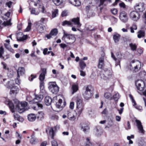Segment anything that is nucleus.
Wrapping results in <instances>:
<instances>
[{"instance_id": "a18cd8bd", "label": "nucleus", "mask_w": 146, "mask_h": 146, "mask_svg": "<svg viewBox=\"0 0 146 146\" xmlns=\"http://www.w3.org/2000/svg\"><path fill=\"white\" fill-rule=\"evenodd\" d=\"M54 133V132L53 129L52 128H50L49 129V134L51 136L52 138H53Z\"/></svg>"}, {"instance_id": "09e8293b", "label": "nucleus", "mask_w": 146, "mask_h": 146, "mask_svg": "<svg viewBox=\"0 0 146 146\" xmlns=\"http://www.w3.org/2000/svg\"><path fill=\"white\" fill-rule=\"evenodd\" d=\"M84 109L76 108V111L77 112L76 113L78 115H80L82 113Z\"/></svg>"}, {"instance_id": "c9c22d12", "label": "nucleus", "mask_w": 146, "mask_h": 146, "mask_svg": "<svg viewBox=\"0 0 146 146\" xmlns=\"http://www.w3.org/2000/svg\"><path fill=\"white\" fill-rule=\"evenodd\" d=\"M129 46L131 50L133 51L137 49V46L135 44L130 43L129 44Z\"/></svg>"}, {"instance_id": "7ed1b4c3", "label": "nucleus", "mask_w": 146, "mask_h": 146, "mask_svg": "<svg viewBox=\"0 0 146 146\" xmlns=\"http://www.w3.org/2000/svg\"><path fill=\"white\" fill-rule=\"evenodd\" d=\"M29 108L28 103L25 102H21L20 103L18 104L17 105L16 109L18 112L20 113L28 110Z\"/></svg>"}, {"instance_id": "e2e57ef3", "label": "nucleus", "mask_w": 146, "mask_h": 146, "mask_svg": "<svg viewBox=\"0 0 146 146\" xmlns=\"http://www.w3.org/2000/svg\"><path fill=\"white\" fill-rule=\"evenodd\" d=\"M4 46L5 48L8 50H10L11 49L9 44L5 43Z\"/></svg>"}, {"instance_id": "1a4fd4ad", "label": "nucleus", "mask_w": 146, "mask_h": 146, "mask_svg": "<svg viewBox=\"0 0 146 146\" xmlns=\"http://www.w3.org/2000/svg\"><path fill=\"white\" fill-rule=\"evenodd\" d=\"M119 18L122 22L124 23L127 22L128 19L127 13L124 11L121 12L119 14Z\"/></svg>"}, {"instance_id": "c85d7f7f", "label": "nucleus", "mask_w": 146, "mask_h": 146, "mask_svg": "<svg viewBox=\"0 0 146 146\" xmlns=\"http://www.w3.org/2000/svg\"><path fill=\"white\" fill-rule=\"evenodd\" d=\"M79 66L80 68L83 70L86 66V64L84 63L83 60H80L79 62Z\"/></svg>"}, {"instance_id": "bf43d9fd", "label": "nucleus", "mask_w": 146, "mask_h": 146, "mask_svg": "<svg viewBox=\"0 0 146 146\" xmlns=\"http://www.w3.org/2000/svg\"><path fill=\"white\" fill-rule=\"evenodd\" d=\"M36 75H31V77H30L29 78V80L31 81H33L34 78H35L36 77Z\"/></svg>"}, {"instance_id": "49530a36", "label": "nucleus", "mask_w": 146, "mask_h": 146, "mask_svg": "<svg viewBox=\"0 0 146 146\" xmlns=\"http://www.w3.org/2000/svg\"><path fill=\"white\" fill-rule=\"evenodd\" d=\"M32 24L30 22H28V26L27 28L25 29V32H28L31 29Z\"/></svg>"}, {"instance_id": "3c124183", "label": "nucleus", "mask_w": 146, "mask_h": 146, "mask_svg": "<svg viewBox=\"0 0 146 146\" xmlns=\"http://www.w3.org/2000/svg\"><path fill=\"white\" fill-rule=\"evenodd\" d=\"M139 76L141 78L144 79V77H146V74L144 72H141L139 73Z\"/></svg>"}, {"instance_id": "20e7f679", "label": "nucleus", "mask_w": 146, "mask_h": 146, "mask_svg": "<svg viewBox=\"0 0 146 146\" xmlns=\"http://www.w3.org/2000/svg\"><path fill=\"white\" fill-rule=\"evenodd\" d=\"M49 90L53 94H56L58 92L59 88L54 82H50L48 83Z\"/></svg>"}, {"instance_id": "6ab92c4d", "label": "nucleus", "mask_w": 146, "mask_h": 146, "mask_svg": "<svg viewBox=\"0 0 146 146\" xmlns=\"http://www.w3.org/2000/svg\"><path fill=\"white\" fill-rule=\"evenodd\" d=\"M14 118L15 120H17L20 122H22L24 120V118L16 113H14L13 114Z\"/></svg>"}, {"instance_id": "2eb2a0df", "label": "nucleus", "mask_w": 146, "mask_h": 146, "mask_svg": "<svg viewBox=\"0 0 146 146\" xmlns=\"http://www.w3.org/2000/svg\"><path fill=\"white\" fill-rule=\"evenodd\" d=\"M71 22L74 23L76 26V27L79 28L81 26V24L80 22V19L79 17L74 18L71 20Z\"/></svg>"}, {"instance_id": "58836bf2", "label": "nucleus", "mask_w": 146, "mask_h": 146, "mask_svg": "<svg viewBox=\"0 0 146 146\" xmlns=\"http://www.w3.org/2000/svg\"><path fill=\"white\" fill-rule=\"evenodd\" d=\"M58 9H56L52 12V18L55 17L58 14Z\"/></svg>"}, {"instance_id": "69168bd1", "label": "nucleus", "mask_w": 146, "mask_h": 146, "mask_svg": "<svg viewBox=\"0 0 146 146\" xmlns=\"http://www.w3.org/2000/svg\"><path fill=\"white\" fill-rule=\"evenodd\" d=\"M81 129L83 131H84V132H85L86 131V130H88L89 129V128L88 126L86 127H81Z\"/></svg>"}, {"instance_id": "cd10ccee", "label": "nucleus", "mask_w": 146, "mask_h": 146, "mask_svg": "<svg viewBox=\"0 0 146 146\" xmlns=\"http://www.w3.org/2000/svg\"><path fill=\"white\" fill-rule=\"evenodd\" d=\"M52 2L56 5L59 6L61 5L63 2L64 0H52Z\"/></svg>"}, {"instance_id": "39448f33", "label": "nucleus", "mask_w": 146, "mask_h": 146, "mask_svg": "<svg viewBox=\"0 0 146 146\" xmlns=\"http://www.w3.org/2000/svg\"><path fill=\"white\" fill-rule=\"evenodd\" d=\"M90 86H88L84 87L85 91L83 93V95L84 98L86 100H89L92 96L91 90L89 88Z\"/></svg>"}, {"instance_id": "72a5a7b5", "label": "nucleus", "mask_w": 146, "mask_h": 146, "mask_svg": "<svg viewBox=\"0 0 146 146\" xmlns=\"http://www.w3.org/2000/svg\"><path fill=\"white\" fill-rule=\"evenodd\" d=\"M120 37V35L117 34L113 35V38L115 42H117L119 41Z\"/></svg>"}, {"instance_id": "7c9ffc66", "label": "nucleus", "mask_w": 146, "mask_h": 146, "mask_svg": "<svg viewBox=\"0 0 146 146\" xmlns=\"http://www.w3.org/2000/svg\"><path fill=\"white\" fill-rule=\"evenodd\" d=\"M6 86L8 88H11L14 86V81L13 80H11L9 81L6 84Z\"/></svg>"}, {"instance_id": "f8f14e48", "label": "nucleus", "mask_w": 146, "mask_h": 146, "mask_svg": "<svg viewBox=\"0 0 146 146\" xmlns=\"http://www.w3.org/2000/svg\"><path fill=\"white\" fill-rule=\"evenodd\" d=\"M144 4L143 3H136L134 7L135 10L139 12H142L144 9Z\"/></svg>"}, {"instance_id": "e433bc0d", "label": "nucleus", "mask_w": 146, "mask_h": 146, "mask_svg": "<svg viewBox=\"0 0 146 146\" xmlns=\"http://www.w3.org/2000/svg\"><path fill=\"white\" fill-rule=\"evenodd\" d=\"M37 107H33V109L35 110H37L38 109V108L39 109H42L43 108V105L42 104L38 103L36 104Z\"/></svg>"}, {"instance_id": "f704fd0d", "label": "nucleus", "mask_w": 146, "mask_h": 146, "mask_svg": "<svg viewBox=\"0 0 146 146\" xmlns=\"http://www.w3.org/2000/svg\"><path fill=\"white\" fill-rule=\"evenodd\" d=\"M145 35V32L143 31L140 30L138 32L137 37L139 38H140L144 36Z\"/></svg>"}, {"instance_id": "aec40b11", "label": "nucleus", "mask_w": 146, "mask_h": 146, "mask_svg": "<svg viewBox=\"0 0 146 146\" xmlns=\"http://www.w3.org/2000/svg\"><path fill=\"white\" fill-rule=\"evenodd\" d=\"M77 108L84 109V105L82 103V101L80 99H78L76 100Z\"/></svg>"}, {"instance_id": "8fccbe9b", "label": "nucleus", "mask_w": 146, "mask_h": 146, "mask_svg": "<svg viewBox=\"0 0 146 146\" xmlns=\"http://www.w3.org/2000/svg\"><path fill=\"white\" fill-rule=\"evenodd\" d=\"M129 97L130 98V99H131L132 103L133 104V106H135L136 105V102L132 96L131 95V94H129Z\"/></svg>"}, {"instance_id": "864d4df0", "label": "nucleus", "mask_w": 146, "mask_h": 146, "mask_svg": "<svg viewBox=\"0 0 146 146\" xmlns=\"http://www.w3.org/2000/svg\"><path fill=\"white\" fill-rule=\"evenodd\" d=\"M87 142L86 145V146H92V143L90 142V139L88 138L86 139Z\"/></svg>"}, {"instance_id": "6e6d98bb", "label": "nucleus", "mask_w": 146, "mask_h": 146, "mask_svg": "<svg viewBox=\"0 0 146 146\" xmlns=\"http://www.w3.org/2000/svg\"><path fill=\"white\" fill-rule=\"evenodd\" d=\"M29 102H31L33 104H37L39 102L37 100V99L35 97L32 100L30 101Z\"/></svg>"}, {"instance_id": "0eeeda50", "label": "nucleus", "mask_w": 146, "mask_h": 146, "mask_svg": "<svg viewBox=\"0 0 146 146\" xmlns=\"http://www.w3.org/2000/svg\"><path fill=\"white\" fill-rule=\"evenodd\" d=\"M112 74V71L111 69L110 68H105L104 70V72L102 78L105 80H107L111 78Z\"/></svg>"}, {"instance_id": "4c0bfd02", "label": "nucleus", "mask_w": 146, "mask_h": 146, "mask_svg": "<svg viewBox=\"0 0 146 146\" xmlns=\"http://www.w3.org/2000/svg\"><path fill=\"white\" fill-rule=\"evenodd\" d=\"M8 104L12 112H14V106L13 103L11 101H9Z\"/></svg>"}, {"instance_id": "f257e3e1", "label": "nucleus", "mask_w": 146, "mask_h": 146, "mask_svg": "<svg viewBox=\"0 0 146 146\" xmlns=\"http://www.w3.org/2000/svg\"><path fill=\"white\" fill-rule=\"evenodd\" d=\"M62 40L67 44H71L75 42L76 38L74 35L64 32Z\"/></svg>"}, {"instance_id": "ddd939ff", "label": "nucleus", "mask_w": 146, "mask_h": 146, "mask_svg": "<svg viewBox=\"0 0 146 146\" xmlns=\"http://www.w3.org/2000/svg\"><path fill=\"white\" fill-rule=\"evenodd\" d=\"M135 122L136 123L137 128L139 130V133L144 134L145 131L143 129V127L141 122L137 119L135 120Z\"/></svg>"}, {"instance_id": "680f3d73", "label": "nucleus", "mask_w": 146, "mask_h": 146, "mask_svg": "<svg viewBox=\"0 0 146 146\" xmlns=\"http://www.w3.org/2000/svg\"><path fill=\"white\" fill-rule=\"evenodd\" d=\"M58 118L59 117L56 115H54L51 117V119L54 120H58Z\"/></svg>"}, {"instance_id": "473e14b6", "label": "nucleus", "mask_w": 146, "mask_h": 146, "mask_svg": "<svg viewBox=\"0 0 146 146\" xmlns=\"http://www.w3.org/2000/svg\"><path fill=\"white\" fill-rule=\"evenodd\" d=\"M62 102V100L61 99H59L58 100V102H57L56 103V107L58 108H62L63 107V106H62L61 104Z\"/></svg>"}, {"instance_id": "ea45409f", "label": "nucleus", "mask_w": 146, "mask_h": 146, "mask_svg": "<svg viewBox=\"0 0 146 146\" xmlns=\"http://www.w3.org/2000/svg\"><path fill=\"white\" fill-rule=\"evenodd\" d=\"M104 97L107 99L109 100H111L112 99V95L111 94L109 93H106L104 94Z\"/></svg>"}, {"instance_id": "c03bdc74", "label": "nucleus", "mask_w": 146, "mask_h": 146, "mask_svg": "<svg viewBox=\"0 0 146 146\" xmlns=\"http://www.w3.org/2000/svg\"><path fill=\"white\" fill-rule=\"evenodd\" d=\"M119 97V94L118 93H115L113 96V98L115 101H117Z\"/></svg>"}, {"instance_id": "5fc2aeb1", "label": "nucleus", "mask_w": 146, "mask_h": 146, "mask_svg": "<svg viewBox=\"0 0 146 146\" xmlns=\"http://www.w3.org/2000/svg\"><path fill=\"white\" fill-rule=\"evenodd\" d=\"M2 65L3 66V68L4 69L7 70H9V68L7 66V65L4 62H2L1 63Z\"/></svg>"}, {"instance_id": "dca6fc26", "label": "nucleus", "mask_w": 146, "mask_h": 146, "mask_svg": "<svg viewBox=\"0 0 146 146\" xmlns=\"http://www.w3.org/2000/svg\"><path fill=\"white\" fill-rule=\"evenodd\" d=\"M104 57L103 56H101L99 60L98 67L99 68H102L104 65Z\"/></svg>"}, {"instance_id": "0e129e2a", "label": "nucleus", "mask_w": 146, "mask_h": 146, "mask_svg": "<svg viewBox=\"0 0 146 146\" xmlns=\"http://www.w3.org/2000/svg\"><path fill=\"white\" fill-rule=\"evenodd\" d=\"M74 103L73 102H71L70 103V108L72 110L74 109Z\"/></svg>"}, {"instance_id": "412c9836", "label": "nucleus", "mask_w": 146, "mask_h": 146, "mask_svg": "<svg viewBox=\"0 0 146 146\" xmlns=\"http://www.w3.org/2000/svg\"><path fill=\"white\" fill-rule=\"evenodd\" d=\"M10 21L11 19H9V20L6 22H4L3 23H2V21L1 20H0V29L2 28L4 26L11 25V23Z\"/></svg>"}, {"instance_id": "b1692460", "label": "nucleus", "mask_w": 146, "mask_h": 146, "mask_svg": "<svg viewBox=\"0 0 146 146\" xmlns=\"http://www.w3.org/2000/svg\"><path fill=\"white\" fill-rule=\"evenodd\" d=\"M52 99L49 96H47L45 97L44 99V103L47 106H49L51 104Z\"/></svg>"}, {"instance_id": "9b49d317", "label": "nucleus", "mask_w": 146, "mask_h": 146, "mask_svg": "<svg viewBox=\"0 0 146 146\" xmlns=\"http://www.w3.org/2000/svg\"><path fill=\"white\" fill-rule=\"evenodd\" d=\"M40 11L43 13H44L46 12L44 7L43 6H41L39 7V9H35L34 8L31 9V13L35 15H37L39 13Z\"/></svg>"}, {"instance_id": "4468645a", "label": "nucleus", "mask_w": 146, "mask_h": 146, "mask_svg": "<svg viewBox=\"0 0 146 146\" xmlns=\"http://www.w3.org/2000/svg\"><path fill=\"white\" fill-rule=\"evenodd\" d=\"M17 74L18 78H19L20 76L24 75L25 73V70L23 67H19L17 70Z\"/></svg>"}, {"instance_id": "9d476101", "label": "nucleus", "mask_w": 146, "mask_h": 146, "mask_svg": "<svg viewBox=\"0 0 146 146\" xmlns=\"http://www.w3.org/2000/svg\"><path fill=\"white\" fill-rule=\"evenodd\" d=\"M116 57H115L113 55V53H111V57L115 61V65L117 66L119 65L120 66V61L122 58V55L121 53H117L116 54Z\"/></svg>"}, {"instance_id": "603ef678", "label": "nucleus", "mask_w": 146, "mask_h": 146, "mask_svg": "<svg viewBox=\"0 0 146 146\" xmlns=\"http://www.w3.org/2000/svg\"><path fill=\"white\" fill-rule=\"evenodd\" d=\"M44 88V83L43 82H40V89L43 90Z\"/></svg>"}, {"instance_id": "338daca9", "label": "nucleus", "mask_w": 146, "mask_h": 146, "mask_svg": "<svg viewBox=\"0 0 146 146\" xmlns=\"http://www.w3.org/2000/svg\"><path fill=\"white\" fill-rule=\"evenodd\" d=\"M19 78H18L17 76V78L15 80L16 83L18 85H19L21 83V80H19Z\"/></svg>"}, {"instance_id": "052dcab7", "label": "nucleus", "mask_w": 146, "mask_h": 146, "mask_svg": "<svg viewBox=\"0 0 146 146\" xmlns=\"http://www.w3.org/2000/svg\"><path fill=\"white\" fill-rule=\"evenodd\" d=\"M44 28L45 27L40 26L39 27L38 30L40 33H42L44 31Z\"/></svg>"}, {"instance_id": "13d9d810", "label": "nucleus", "mask_w": 146, "mask_h": 146, "mask_svg": "<svg viewBox=\"0 0 146 146\" xmlns=\"http://www.w3.org/2000/svg\"><path fill=\"white\" fill-rule=\"evenodd\" d=\"M47 21L48 20L47 18H42L40 20V21L43 23H46Z\"/></svg>"}, {"instance_id": "de8ad7c7", "label": "nucleus", "mask_w": 146, "mask_h": 146, "mask_svg": "<svg viewBox=\"0 0 146 146\" xmlns=\"http://www.w3.org/2000/svg\"><path fill=\"white\" fill-rule=\"evenodd\" d=\"M111 21L112 24H114L116 23L117 21V19L114 17H112L111 19Z\"/></svg>"}, {"instance_id": "4d7b16f0", "label": "nucleus", "mask_w": 146, "mask_h": 146, "mask_svg": "<svg viewBox=\"0 0 146 146\" xmlns=\"http://www.w3.org/2000/svg\"><path fill=\"white\" fill-rule=\"evenodd\" d=\"M111 12L112 14L114 15H115L117 14L118 10L116 9H113L111 10Z\"/></svg>"}, {"instance_id": "774afa93", "label": "nucleus", "mask_w": 146, "mask_h": 146, "mask_svg": "<svg viewBox=\"0 0 146 146\" xmlns=\"http://www.w3.org/2000/svg\"><path fill=\"white\" fill-rule=\"evenodd\" d=\"M52 146H58V145L57 142L54 140L52 141Z\"/></svg>"}, {"instance_id": "a878e982", "label": "nucleus", "mask_w": 146, "mask_h": 146, "mask_svg": "<svg viewBox=\"0 0 146 146\" xmlns=\"http://www.w3.org/2000/svg\"><path fill=\"white\" fill-rule=\"evenodd\" d=\"M11 88L10 92V93L11 94H16L18 91V88L16 86H14Z\"/></svg>"}, {"instance_id": "f3484780", "label": "nucleus", "mask_w": 146, "mask_h": 146, "mask_svg": "<svg viewBox=\"0 0 146 146\" xmlns=\"http://www.w3.org/2000/svg\"><path fill=\"white\" fill-rule=\"evenodd\" d=\"M42 72L39 76V80L40 82H43L45 78V74L46 73V70L45 68H43L42 69Z\"/></svg>"}, {"instance_id": "5701e85b", "label": "nucleus", "mask_w": 146, "mask_h": 146, "mask_svg": "<svg viewBox=\"0 0 146 146\" xmlns=\"http://www.w3.org/2000/svg\"><path fill=\"white\" fill-rule=\"evenodd\" d=\"M78 84H74L72 85V94H74L78 90Z\"/></svg>"}, {"instance_id": "393cba45", "label": "nucleus", "mask_w": 146, "mask_h": 146, "mask_svg": "<svg viewBox=\"0 0 146 146\" xmlns=\"http://www.w3.org/2000/svg\"><path fill=\"white\" fill-rule=\"evenodd\" d=\"M28 119L29 121H35L36 119V117L35 114L31 113L28 115Z\"/></svg>"}, {"instance_id": "37998d69", "label": "nucleus", "mask_w": 146, "mask_h": 146, "mask_svg": "<svg viewBox=\"0 0 146 146\" xmlns=\"http://www.w3.org/2000/svg\"><path fill=\"white\" fill-rule=\"evenodd\" d=\"M134 138V135H131L130 136H127V139L129 141V144H132L133 143V141L131 139H133Z\"/></svg>"}, {"instance_id": "79ce46f5", "label": "nucleus", "mask_w": 146, "mask_h": 146, "mask_svg": "<svg viewBox=\"0 0 146 146\" xmlns=\"http://www.w3.org/2000/svg\"><path fill=\"white\" fill-rule=\"evenodd\" d=\"M58 33L57 29H54L52 30L50 32V34L52 36H56Z\"/></svg>"}, {"instance_id": "a19ab883", "label": "nucleus", "mask_w": 146, "mask_h": 146, "mask_svg": "<svg viewBox=\"0 0 146 146\" xmlns=\"http://www.w3.org/2000/svg\"><path fill=\"white\" fill-rule=\"evenodd\" d=\"M35 97L40 102L41 101L43 98V96L42 95L35 94Z\"/></svg>"}, {"instance_id": "423d86ee", "label": "nucleus", "mask_w": 146, "mask_h": 146, "mask_svg": "<svg viewBox=\"0 0 146 146\" xmlns=\"http://www.w3.org/2000/svg\"><path fill=\"white\" fill-rule=\"evenodd\" d=\"M129 15L131 20L134 21H137L140 18L139 14L135 11H133L131 12Z\"/></svg>"}, {"instance_id": "4be33fe9", "label": "nucleus", "mask_w": 146, "mask_h": 146, "mask_svg": "<svg viewBox=\"0 0 146 146\" xmlns=\"http://www.w3.org/2000/svg\"><path fill=\"white\" fill-rule=\"evenodd\" d=\"M69 3L75 6H79L80 5L81 3L78 0H69Z\"/></svg>"}, {"instance_id": "c756f323", "label": "nucleus", "mask_w": 146, "mask_h": 146, "mask_svg": "<svg viewBox=\"0 0 146 146\" xmlns=\"http://www.w3.org/2000/svg\"><path fill=\"white\" fill-rule=\"evenodd\" d=\"M62 25L63 26H64L66 25L68 26H70L71 27H72L73 26V24L71 21H64L62 22Z\"/></svg>"}, {"instance_id": "f03ea898", "label": "nucleus", "mask_w": 146, "mask_h": 146, "mask_svg": "<svg viewBox=\"0 0 146 146\" xmlns=\"http://www.w3.org/2000/svg\"><path fill=\"white\" fill-rule=\"evenodd\" d=\"M135 85L137 92L141 94L146 87V80L145 82L141 80H138L135 81Z\"/></svg>"}, {"instance_id": "bb28decb", "label": "nucleus", "mask_w": 146, "mask_h": 146, "mask_svg": "<svg viewBox=\"0 0 146 146\" xmlns=\"http://www.w3.org/2000/svg\"><path fill=\"white\" fill-rule=\"evenodd\" d=\"M30 142L33 145L35 144L37 142L36 139L34 135H33L31 136V138L30 140Z\"/></svg>"}, {"instance_id": "2f4dec72", "label": "nucleus", "mask_w": 146, "mask_h": 146, "mask_svg": "<svg viewBox=\"0 0 146 146\" xmlns=\"http://www.w3.org/2000/svg\"><path fill=\"white\" fill-rule=\"evenodd\" d=\"M44 115V114L43 112H38V113L37 118L39 120H41L43 119Z\"/></svg>"}, {"instance_id": "6e6552de", "label": "nucleus", "mask_w": 146, "mask_h": 146, "mask_svg": "<svg viewBox=\"0 0 146 146\" xmlns=\"http://www.w3.org/2000/svg\"><path fill=\"white\" fill-rule=\"evenodd\" d=\"M130 66L132 68H134L135 71L139 70L141 67V63L138 60H133L131 63Z\"/></svg>"}, {"instance_id": "a211bd4d", "label": "nucleus", "mask_w": 146, "mask_h": 146, "mask_svg": "<svg viewBox=\"0 0 146 146\" xmlns=\"http://www.w3.org/2000/svg\"><path fill=\"white\" fill-rule=\"evenodd\" d=\"M67 117L70 120L72 121H74L76 119V117L72 111L68 112Z\"/></svg>"}]
</instances>
